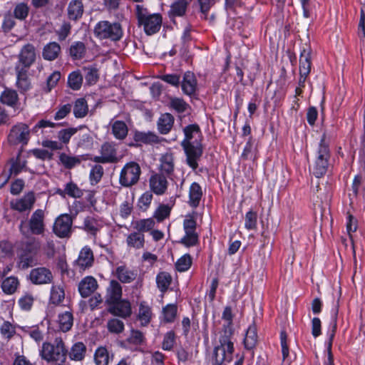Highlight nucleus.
<instances>
[{
  "instance_id": "9",
  "label": "nucleus",
  "mask_w": 365,
  "mask_h": 365,
  "mask_svg": "<svg viewBox=\"0 0 365 365\" xmlns=\"http://www.w3.org/2000/svg\"><path fill=\"white\" fill-rule=\"evenodd\" d=\"M140 174L141 169L137 163H128L120 173V184L123 187H131L138 182Z\"/></svg>"
},
{
  "instance_id": "25",
  "label": "nucleus",
  "mask_w": 365,
  "mask_h": 365,
  "mask_svg": "<svg viewBox=\"0 0 365 365\" xmlns=\"http://www.w3.org/2000/svg\"><path fill=\"white\" fill-rule=\"evenodd\" d=\"M185 138L182 143H195V140H202V134L200 127L197 124H192L186 126L183 129Z\"/></svg>"
},
{
  "instance_id": "50",
  "label": "nucleus",
  "mask_w": 365,
  "mask_h": 365,
  "mask_svg": "<svg viewBox=\"0 0 365 365\" xmlns=\"http://www.w3.org/2000/svg\"><path fill=\"white\" fill-rule=\"evenodd\" d=\"M134 140L136 142L152 143L158 142V137L151 133L136 132L134 135Z\"/></svg>"
},
{
  "instance_id": "2",
  "label": "nucleus",
  "mask_w": 365,
  "mask_h": 365,
  "mask_svg": "<svg viewBox=\"0 0 365 365\" xmlns=\"http://www.w3.org/2000/svg\"><path fill=\"white\" fill-rule=\"evenodd\" d=\"M19 230L26 237L31 235H43L46 231L45 211L41 209L35 210L27 222H21Z\"/></svg>"
},
{
  "instance_id": "12",
  "label": "nucleus",
  "mask_w": 365,
  "mask_h": 365,
  "mask_svg": "<svg viewBox=\"0 0 365 365\" xmlns=\"http://www.w3.org/2000/svg\"><path fill=\"white\" fill-rule=\"evenodd\" d=\"M91 160L97 163H115L118 161L117 150L113 143L106 142L101 145V155Z\"/></svg>"
},
{
  "instance_id": "13",
  "label": "nucleus",
  "mask_w": 365,
  "mask_h": 365,
  "mask_svg": "<svg viewBox=\"0 0 365 365\" xmlns=\"http://www.w3.org/2000/svg\"><path fill=\"white\" fill-rule=\"evenodd\" d=\"M36 60V51L34 46L31 43H27L21 48L18 55V63L15 66L29 69Z\"/></svg>"
},
{
  "instance_id": "1",
  "label": "nucleus",
  "mask_w": 365,
  "mask_h": 365,
  "mask_svg": "<svg viewBox=\"0 0 365 365\" xmlns=\"http://www.w3.org/2000/svg\"><path fill=\"white\" fill-rule=\"evenodd\" d=\"M67 354L68 350L61 337L56 338L53 344L44 342L40 351L43 359L55 365H64Z\"/></svg>"
},
{
  "instance_id": "53",
  "label": "nucleus",
  "mask_w": 365,
  "mask_h": 365,
  "mask_svg": "<svg viewBox=\"0 0 365 365\" xmlns=\"http://www.w3.org/2000/svg\"><path fill=\"white\" fill-rule=\"evenodd\" d=\"M83 82V76L79 71L72 72L68 79V84L73 90H78Z\"/></svg>"
},
{
  "instance_id": "11",
  "label": "nucleus",
  "mask_w": 365,
  "mask_h": 365,
  "mask_svg": "<svg viewBox=\"0 0 365 365\" xmlns=\"http://www.w3.org/2000/svg\"><path fill=\"white\" fill-rule=\"evenodd\" d=\"M73 219L68 214L58 216L54 222L53 232L61 238L69 237L72 232Z\"/></svg>"
},
{
  "instance_id": "55",
  "label": "nucleus",
  "mask_w": 365,
  "mask_h": 365,
  "mask_svg": "<svg viewBox=\"0 0 365 365\" xmlns=\"http://www.w3.org/2000/svg\"><path fill=\"white\" fill-rule=\"evenodd\" d=\"M64 290L59 286H53L51 291L50 301L53 304H60L64 299Z\"/></svg>"
},
{
  "instance_id": "57",
  "label": "nucleus",
  "mask_w": 365,
  "mask_h": 365,
  "mask_svg": "<svg viewBox=\"0 0 365 365\" xmlns=\"http://www.w3.org/2000/svg\"><path fill=\"white\" fill-rule=\"evenodd\" d=\"M178 307L175 304H170L165 306L163 309L164 320L166 322H173L177 315Z\"/></svg>"
},
{
  "instance_id": "18",
  "label": "nucleus",
  "mask_w": 365,
  "mask_h": 365,
  "mask_svg": "<svg viewBox=\"0 0 365 365\" xmlns=\"http://www.w3.org/2000/svg\"><path fill=\"white\" fill-rule=\"evenodd\" d=\"M29 69H25L19 66H15V72L16 74V86L18 89L24 93L29 91L31 87V80L28 75Z\"/></svg>"
},
{
  "instance_id": "21",
  "label": "nucleus",
  "mask_w": 365,
  "mask_h": 365,
  "mask_svg": "<svg viewBox=\"0 0 365 365\" xmlns=\"http://www.w3.org/2000/svg\"><path fill=\"white\" fill-rule=\"evenodd\" d=\"M98 288L96 279L93 277H86L78 284V291L82 297H88Z\"/></svg>"
},
{
  "instance_id": "20",
  "label": "nucleus",
  "mask_w": 365,
  "mask_h": 365,
  "mask_svg": "<svg viewBox=\"0 0 365 365\" xmlns=\"http://www.w3.org/2000/svg\"><path fill=\"white\" fill-rule=\"evenodd\" d=\"M122 297V287L115 280H111L109 286L107 287L106 296V304H109L114 303L116 301L121 299Z\"/></svg>"
},
{
  "instance_id": "39",
  "label": "nucleus",
  "mask_w": 365,
  "mask_h": 365,
  "mask_svg": "<svg viewBox=\"0 0 365 365\" xmlns=\"http://www.w3.org/2000/svg\"><path fill=\"white\" fill-rule=\"evenodd\" d=\"M257 341V327L255 324L250 325L246 332L244 344L246 349H252Z\"/></svg>"
},
{
  "instance_id": "63",
  "label": "nucleus",
  "mask_w": 365,
  "mask_h": 365,
  "mask_svg": "<svg viewBox=\"0 0 365 365\" xmlns=\"http://www.w3.org/2000/svg\"><path fill=\"white\" fill-rule=\"evenodd\" d=\"M170 213V207L167 205H160L154 214V217L161 222L168 217Z\"/></svg>"
},
{
  "instance_id": "31",
  "label": "nucleus",
  "mask_w": 365,
  "mask_h": 365,
  "mask_svg": "<svg viewBox=\"0 0 365 365\" xmlns=\"http://www.w3.org/2000/svg\"><path fill=\"white\" fill-rule=\"evenodd\" d=\"M86 353V346L83 342L75 343L70 351H68L67 355L73 361H82Z\"/></svg>"
},
{
  "instance_id": "8",
  "label": "nucleus",
  "mask_w": 365,
  "mask_h": 365,
  "mask_svg": "<svg viewBox=\"0 0 365 365\" xmlns=\"http://www.w3.org/2000/svg\"><path fill=\"white\" fill-rule=\"evenodd\" d=\"M230 335V331H225V336L221 340V344L216 346L214 350L215 364L222 365L224 361L230 362L232 359L234 351L233 343L230 342L227 336Z\"/></svg>"
},
{
  "instance_id": "32",
  "label": "nucleus",
  "mask_w": 365,
  "mask_h": 365,
  "mask_svg": "<svg viewBox=\"0 0 365 365\" xmlns=\"http://www.w3.org/2000/svg\"><path fill=\"white\" fill-rule=\"evenodd\" d=\"M86 159L83 155L71 156L66 153H61L59 156L61 163L67 169H71L80 165L83 160Z\"/></svg>"
},
{
  "instance_id": "45",
  "label": "nucleus",
  "mask_w": 365,
  "mask_h": 365,
  "mask_svg": "<svg viewBox=\"0 0 365 365\" xmlns=\"http://www.w3.org/2000/svg\"><path fill=\"white\" fill-rule=\"evenodd\" d=\"M22 152V148L19 151V153L16 156V158L11 159L10 162L11 163V168L9 169V172L11 175H18L22 170L26 168V161L21 160L20 158L21 154Z\"/></svg>"
},
{
  "instance_id": "29",
  "label": "nucleus",
  "mask_w": 365,
  "mask_h": 365,
  "mask_svg": "<svg viewBox=\"0 0 365 365\" xmlns=\"http://www.w3.org/2000/svg\"><path fill=\"white\" fill-rule=\"evenodd\" d=\"M103 227L101 221L93 217L88 216L84 219L83 229L96 237L98 232Z\"/></svg>"
},
{
  "instance_id": "24",
  "label": "nucleus",
  "mask_w": 365,
  "mask_h": 365,
  "mask_svg": "<svg viewBox=\"0 0 365 365\" xmlns=\"http://www.w3.org/2000/svg\"><path fill=\"white\" fill-rule=\"evenodd\" d=\"M174 156L172 153H165L160 158V173L170 177L174 172Z\"/></svg>"
},
{
  "instance_id": "47",
  "label": "nucleus",
  "mask_w": 365,
  "mask_h": 365,
  "mask_svg": "<svg viewBox=\"0 0 365 365\" xmlns=\"http://www.w3.org/2000/svg\"><path fill=\"white\" fill-rule=\"evenodd\" d=\"M86 53V46L83 42L77 41L70 47V55L73 59L82 58Z\"/></svg>"
},
{
  "instance_id": "61",
  "label": "nucleus",
  "mask_w": 365,
  "mask_h": 365,
  "mask_svg": "<svg viewBox=\"0 0 365 365\" xmlns=\"http://www.w3.org/2000/svg\"><path fill=\"white\" fill-rule=\"evenodd\" d=\"M29 11V8L28 5L25 3H20L15 6L14 10V15L15 18L20 20H24L27 17Z\"/></svg>"
},
{
  "instance_id": "44",
  "label": "nucleus",
  "mask_w": 365,
  "mask_h": 365,
  "mask_svg": "<svg viewBox=\"0 0 365 365\" xmlns=\"http://www.w3.org/2000/svg\"><path fill=\"white\" fill-rule=\"evenodd\" d=\"M88 112V107L84 98H78L75 101L73 106V114L76 118H81L85 117Z\"/></svg>"
},
{
  "instance_id": "60",
  "label": "nucleus",
  "mask_w": 365,
  "mask_h": 365,
  "mask_svg": "<svg viewBox=\"0 0 365 365\" xmlns=\"http://www.w3.org/2000/svg\"><path fill=\"white\" fill-rule=\"evenodd\" d=\"M0 333L4 339H10L16 334L15 327L9 322H4L0 328Z\"/></svg>"
},
{
  "instance_id": "62",
  "label": "nucleus",
  "mask_w": 365,
  "mask_h": 365,
  "mask_svg": "<svg viewBox=\"0 0 365 365\" xmlns=\"http://www.w3.org/2000/svg\"><path fill=\"white\" fill-rule=\"evenodd\" d=\"M85 79L88 84H94L98 79V71L93 67L83 68Z\"/></svg>"
},
{
  "instance_id": "23",
  "label": "nucleus",
  "mask_w": 365,
  "mask_h": 365,
  "mask_svg": "<svg viewBox=\"0 0 365 365\" xmlns=\"http://www.w3.org/2000/svg\"><path fill=\"white\" fill-rule=\"evenodd\" d=\"M83 4L81 0H72L68 6V17L70 20L76 21L83 14Z\"/></svg>"
},
{
  "instance_id": "7",
  "label": "nucleus",
  "mask_w": 365,
  "mask_h": 365,
  "mask_svg": "<svg viewBox=\"0 0 365 365\" xmlns=\"http://www.w3.org/2000/svg\"><path fill=\"white\" fill-rule=\"evenodd\" d=\"M94 34L101 39L110 38L113 41H118L121 38L123 32L119 23L103 21L97 24Z\"/></svg>"
},
{
  "instance_id": "6",
  "label": "nucleus",
  "mask_w": 365,
  "mask_h": 365,
  "mask_svg": "<svg viewBox=\"0 0 365 365\" xmlns=\"http://www.w3.org/2000/svg\"><path fill=\"white\" fill-rule=\"evenodd\" d=\"M31 130L24 123H17L14 125L7 135V141L11 145H27L30 140Z\"/></svg>"
},
{
  "instance_id": "15",
  "label": "nucleus",
  "mask_w": 365,
  "mask_h": 365,
  "mask_svg": "<svg viewBox=\"0 0 365 365\" xmlns=\"http://www.w3.org/2000/svg\"><path fill=\"white\" fill-rule=\"evenodd\" d=\"M149 185L151 191L155 194L158 195H163L168 186L167 176L159 173L152 175L149 179Z\"/></svg>"
},
{
  "instance_id": "51",
  "label": "nucleus",
  "mask_w": 365,
  "mask_h": 365,
  "mask_svg": "<svg viewBox=\"0 0 365 365\" xmlns=\"http://www.w3.org/2000/svg\"><path fill=\"white\" fill-rule=\"evenodd\" d=\"M107 329L112 334H120L124 330V323L122 320L113 318L108 321Z\"/></svg>"
},
{
  "instance_id": "26",
  "label": "nucleus",
  "mask_w": 365,
  "mask_h": 365,
  "mask_svg": "<svg viewBox=\"0 0 365 365\" xmlns=\"http://www.w3.org/2000/svg\"><path fill=\"white\" fill-rule=\"evenodd\" d=\"M174 117L168 113H163L158 120V130L163 135L168 134L172 129L174 124Z\"/></svg>"
},
{
  "instance_id": "41",
  "label": "nucleus",
  "mask_w": 365,
  "mask_h": 365,
  "mask_svg": "<svg viewBox=\"0 0 365 365\" xmlns=\"http://www.w3.org/2000/svg\"><path fill=\"white\" fill-rule=\"evenodd\" d=\"M189 195L190 205L194 207H197L202 195L201 187L198 183L193 182L191 185Z\"/></svg>"
},
{
  "instance_id": "42",
  "label": "nucleus",
  "mask_w": 365,
  "mask_h": 365,
  "mask_svg": "<svg viewBox=\"0 0 365 365\" xmlns=\"http://www.w3.org/2000/svg\"><path fill=\"white\" fill-rule=\"evenodd\" d=\"M118 279L123 283H130L135 279V273L125 266H120L116 269Z\"/></svg>"
},
{
  "instance_id": "4",
  "label": "nucleus",
  "mask_w": 365,
  "mask_h": 365,
  "mask_svg": "<svg viewBox=\"0 0 365 365\" xmlns=\"http://www.w3.org/2000/svg\"><path fill=\"white\" fill-rule=\"evenodd\" d=\"M329 148L325 143L324 136H323L314 154L313 173L316 177L319 178L326 173L329 166Z\"/></svg>"
},
{
  "instance_id": "58",
  "label": "nucleus",
  "mask_w": 365,
  "mask_h": 365,
  "mask_svg": "<svg viewBox=\"0 0 365 365\" xmlns=\"http://www.w3.org/2000/svg\"><path fill=\"white\" fill-rule=\"evenodd\" d=\"M180 243L187 247L197 245V233L196 232H185V235L181 239Z\"/></svg>"
},
{
  "instance_id": "56",
  "label": "nucleus",
  "mask_w": 365,
  "mask_h": 365,
  "mask_svg": "<svg viewBox=\"0 0 365 365\" xmlns=\"http://www.w3.org/2000/svg\"><path fill=\"white\" fill-rule=\"evenodd\" d=\"M82 128L83 126H80L79 128H69L61 130L58 133V138L63 143L67 144L71 138Z\"/></svg>"
},
{
  "instance_id": "10",
  "label": "nucleus",
  "mask_w": 365,
  "mask_h": 365,
  "mask_svg": "<svg viewBox=\"0 0 365 365\" xmlns=\"http://www.w3.org/2000/svg\"><path fill=\"white\" fill-rule=\"evenodd\" d=\"M183 148L187 165L192 169L196 170L198 167L197 161L201 158L203 153V147L200 140H195V143H181Z\"/></svg>"
},
{
  "instance_id": "33",
  "label": "nucleus",
  "mask_w": 365,
  "mask_h": 365,
  "mask_svg": "<svg viewBox=\"0 0 365 365\" xmlns=\"http://www.w3.org/2000/svg\"><path fill=\"white\" fill-rule=\"evenodd\" d=\"M57 192L61 196L67 195L73 198H80L83 195V190L73 182H68L65 185L64 190H58Z\"/></svg>"
},
{
  "instance_id": "36",
  "label": "nucleus",
  "mask_w": 365,
  "mask_h": 365,
  "mask_svg": "<svg viewBox=\"0 0 365 365\" xmlns=\"http://www.w3.org/2000/svg\"><path fill=\"white\" fill-rule=\"evenodd\" d=\"M131 225L135 232L143 234L154 227L155 221L152 218L142 219L133 221Z\"/></svg>"
},
{
  "instance_id": "43",
  "label": "nucleus",
  "mask_w": 365,
  "mask_h": 365,
  "mask_svg": "<svg viewBox=\"0 0 365 365\" xmlns=\"http://www.w3.org/2000/svg\"><path fill=\"white\" fill-rule=\"evenodd\" d=\"M156 282L160 292L165 293L172 282V277L168 272H161L157 275Z\"/></svg>"
},
{
  "instance_id": "5",
  "label": "nucleus",
  "mask_w": 365,
  "mask_h": 365,
  "mask_svg": "<svg viewBox=\"0 0 365 365\" xmlns=\"http://www.w3.org/2000/svg\"><path fill=\"white\" fill-rule=\"evenodd\" d=\"M341 296V292L340 290L336 293L335 295L334 293L332 294V296L329 297L327 299V303L331 304V324H332V328L331 331L329 335V342L327 345V354H328V359L327 361L325 363V365H334V356L331 352V346H332V342L335 336V333L336 331V327H337V317L339 313V298Z\"/></svg>"
},
{
  "instance_id": "37",
  "label": "nucleus",
  "mask_w": 365,
  "mask_h": 365,
  "mask_svg": "<svg viewBox=\"0 0 365 365\" xmlns=\"http://www.w3.org/2000/svg\"><path fill=\"white\" fill-rule=\"evenodd\" d=\"M126 242L128 247L135 249H141L145 244V237L143 233L133 232L128 235Z\"/></svg>"
},
{
  "instance_id": "30",
  "label": "nucleus",
  "mask_w": 365,
  "mask_h": 365,
  "mask_svg": "<svg viewBox=\"0 0 365 365\" xmlns=\"http://www.w3.org/2000/svg\"><path fill=\"white\" fill-rule=\"evenodd\" d=\"M189 1L187 0H178L173 2L168 11L169 17L183 16L186 13Z\"/></svg>"
},
{
  "instance_id": "16",
  "label": "nucleus",
  "mask_w": 365,
  "mask_h": 365,
  "mask_svg": "<svg viewBox=\"0 0 365 365\" xmlns=\"http://www.w3.org/2000/svg\"><path fill=\"white\" fill-rule=\"evenodd\" d=\"M108 305V312L114 316L127 318L132 313L130 303L128 300L120 299Z\"/></svg>"
},
{
  "instance_id": "38",
  "label": "nucleus",
  "mask_w": 365,
  "mask_h": 365,
  "mask_svg": "<svg viewBox=\"0 0 365 365\" xmlns=\"http://www.w3.org/2000/svg\"><path fill=\"white\" fill-rule=\"evenodd\" d=\"M233 315L232 313V309L230 307H226L224 309V312L222 313V319L226 320L227 322V324L225 325L223 327L222 333L220 338V344H221V340L225 336V331L230 330V335L229 336H227V339L230 342H232L231 338L233 334V330L232 328V322Z\"/></svg>"
},
{
  "instance_id": "27",
  "label": "nucleus",
  "mask_w": 365,
  "mask_h": 365,
  "mask_svg": "<svg viewBox=\"0 0 365 365\" xmlns=\"http://www.w3.org/2000/svg\"><path fill=\"white\" fill-rule=\"evenodd\" d=\"M196 86L197 81L194 74L191 72L185 73L181 85L182 91L185 94L191 96L195 93Z\"/></svg>"
},
{
  "instance_id": "52",
  "label": "nucleus",
  "mask_w": 365,
  "mask_h": 365,
  "mask_svg": "<svg viewBox=\"0 0 365 365\" xmlns=\"http://www.w3.org/2000/svg\"><path fill=\"white\" fill-rule=\"evenodd\" d=\"M34 264V259L31 254L24 251L19 256L18 267L21 269H26L32 267Z\"/></svg>"
},
{
  "instance_id": "46",
  "label": "nucleus",
  "mask_w": 365,
  "mask_h": 365,
  "mask_svg": "<svg viewBox=\"0 0 365 365\" xmlns=\"http://www.w3.org/2000/svg\"><path fill=\"white\" fill-rule=\"evenodd\" d=\"M19 284V282L16 277H9L3 281L1 288L4 293L11 294L16 291Z\"/></svg>"
},
{
  "instance_id": "3",
  "label": "nucleus",
  "mask_w": 365,
  "mask_h": 365,
  "mask_svg": "<svg viewBox=\"0 0 365 365\" xmlns=\"http://www.w3.org/2000/svg\"><path fill=\"white\" fill-rule=\"evenodd\" d=\"M135 14L139 25L143 26L145 32L151 35L160 29L162 24V16L159 14H148L147 9L143 6L137 5Z\"/></svg>"
},
{
  "instance_id": "64",
  "label": "nucleus",
  "mask_w": 365,
  "mask_h": 365,
  "mask_svg": "<svg viewBox=\"0 0 365 365\" xmlns=\"http://www.w3.org/2000/svg\"><path fill=\"white\" fill-rule=\"evenodd\" d=\"M41 247L40 242L36 238L29 239L25 244L24 252L30 254H36Z\"/></svg>"
},
{
  "instance_id": "28",
  "label": "nucleus",
  "mask_w": 365,
  "mask_h": 365,
  "mask_svg": "<svg viewBox=\"0 0 365 365\" xmlns=\"http://www.w3.org/2000/svg\"><path fill=\"white\" fill-rule=\"evenodd\" d=\"M112 134L117 140H124L128 133V128L123 120H115L110 123Z\"/></svg>"
},
{
  "instance_id": "54",
  "label": "nucleus",
  "mask_w": 365,
  "mask_h": 365,
  "mask_svg": "<svg viewBox=\"0 0 365 365\" xmlns=\"http://www.w3.org/2000/svg\"><path fill=\"white\" fill-rule=\"evenodd\" d=\"M103 168L101 165L97 164L93 166L89 175V179L91 185H95L99 182L103 175Z\"/></svg>"
},
{
  "instance_id": "48",
  "label": "nucleus",
  "mask_w": 365,
  "mask_h": 365,
  "mask_svg": "<svg viewBox=\"0 0 365 365\" xmlns=\"http://www.w3.org/2000/svg\"><path fill=\"white\" fill-rule=\"evenodd\" d=\"M152 312L150 307L140 303L139 307L138 319L143 326L147 325L151 319Z\"/></svg>"
},
{
  "instance_id": "40",
  "label": "nucleus",
  "mask_w": 365,
  "mask_h": 365,
  "mask_svg": "<svg viewBox=\"0 0 365 365\" xmlns=\"http://www.w3.org/2000/svg\"><path fill=\"white\" fill-rule=\"evenodd\" d=\"M58 327L63 331H68L73 326V314L70 312H65L64 313L58 315Z\"/></svg>"
},
{
  "instance_id": "49",
  "label": "nucleus",
  "mask_w": 365,
  "mask_h": 365,
  "mask_svg": "<svg viewBox=\"0 0 365 365\" xmlns=\"http://www.w3.org/2000/svg\"><path fill=\"white\" fill-rule=\"evenodd\" d=\"M94 359L96 365H108L110 357L108 350L104 347L97 349Z\"/></svg>"
},
{
  "instance_id": "22",
  "label": "nucleus",
  "mask_w": 365,
  "mask_h": 365,
  "mask_svg": "<svg viewBox=\"0 0 365 365\" xmlns=\"http://www.w3.org/2000/svg\"><path fill=\"white\" fill-rule=\"evenodd\" d=\"M311 49L304 48L299 58V74L302 77H307L311 71Z\"/></svg>"
},
{
  "instance_id": "14",
  "label": "nucleus",
  "mask_w": 365,
  "mask_h": 365,
  "mask_svg": "<svg viewBox=\"0 0 365 365\" xmlns=\"http://www.w3.org/2000/svg\"><path fill=\"white\" fill-rule=\"evenodd\" d=\"M36 202V197L33 192H29L22 197L13 200L10 202V207L19 212L30 211Z\"/></svg>"
},
{
  "instance_id": "17",
  "label": "nucleus",
  "mask_w": 365,
  "mask_h": 365,
  "mask_svg": "<svg viewBox=\"0 0 365 365\" xmlns=\"http://www.w3.org/2000/svg\"><path fill=\"white\" fill-rule=\"evenodd\" d=\"M29 278L31 282L35 284H48L53 279V274L46 267H38L31 271Z\"/></svg>"
},
{
  "instance_id": "34",
  "label": "nucleus",
  "mask_w": 365,
  "mask_h": 365,
  "mask_svg": "<svg viewBox=\"0 0 365 365\" xmlns=\"http://www.w3.org/2000/svg\"><path fill=\"white\" fill-rule=\"evenodd\" d=\"M1 103L11 107H15L19 101V96L16 91L6 88L0 96Z\"/></svg>"
},
{
  "instance_id": "59",
  "label": "nucleus",
  "mask_w": 365,
  "mask_h": 365,
  "mask_svg": "<svg viewBox=\"0 0 365 365\" xmlns=\"http://www.w3.org/2000/svg\"><path fill=\"white\" fill-rule=\"evenodd\" d=\"M192 264V259L190 255L186 254L181 257L175 263L176 269L179 272L187 271Z\"/></svg>"
},
{
  "instance_id": "35",
  "label": "nucleus",
  "mask_w": 365,
  "mask_h": 365,
  "mask_svg": "<svg viewBox=\"0 0 365 365\" xmlns=\"http://www.w3.org/2000/svg\"><path fill=\"white\" fill-rule=\"evenodd\" d=\"M61 51V47L56 42H51L46 45L43 49V57L48 61L56 59Z\"/></svg>"
},
{
  "instance_id": "19",
  "label": "nucleus",
  "mask_w": 365,
  "mask_h": 365,
  "mask_svg": "<svg viewBox=\"0 0 365 365\" xmlns=\"http://www.w3.org/2000/svg\"><path fill=\"white\" fill-rule=\"evenodd\" d=\"M94 262L93 253L91 249L87 246L84 247L79 253L76 260V265L80 269L85 270L92 267Z\"/></svg>"
}]
</instances>
